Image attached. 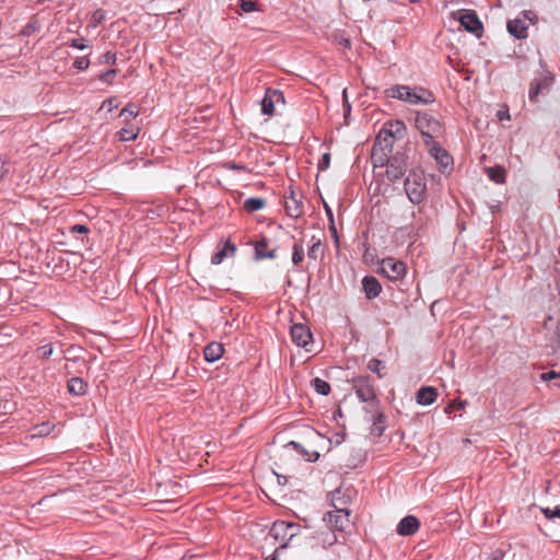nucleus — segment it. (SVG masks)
<instances>
[{"label":"nucleus","mask_w":560,"mask_h":560,"mask_svg":"<svg viewBox=\"0 0 560 560\" xmlns=\"http://www.w3.org/2000/svg\"><path fill=\"white\" fill-rule=\"evenodd\" d=\"M353 388L357 397L362 401L366 402V411L371 413V420L373 425L381 435L384 431V415L380 410V401L376 398L374 387L364 377H359L354 381Z\"/></svg>","instance_id":"1"},{"label":"nucleus","mask_w":560,"mask_h":560,"mask_svg":"<svg viewBox=\"0 0 560 560\" xmlns=\"http://www.w3.org/2000/svg\"><path fill=\"white\" fill-rule=\"evenodd\" d=\"M388 97L404 101L411 105H427L434 102L433 94L423 88L395 85L386 90Z\"/></svg>","instance_id":"2"},{"label":"nucleus","mask_w":560,"mask_h":560,"mask_svg":"<svg viewBox=\"0 0 560 560\" xmlns=\"http://www.w3.org/2000/svg\"><path fill=\"white\" fill-rule=\"evenodd\" d=\"M416 128L421 133L425 147L439 143L443 137L444 129L441 122L428 113H418L416 116Z\"/></svg>","instance_id":"3"},{"label":"nucleus","mask_w":560,"mask_h":560,"mask_svg":"<svg viewBox=\"0 0 560 560\" xmlns=\"http://www.w3.org/2000/svg\"><path fill=\"white\" fill-rule=\"evenodd\" d=\"M405 191L412 203L419 205L424 199L427 192L423 174L410 172L405 180Z\"/></svg>","instance_id":"4"},{"label":"nucleus","mask_w":560,"mask_h":560,"mask_svg":"<svg viewBox=\"0 0 560 560\" xmlns=\"http://www.w3.org/2000/svg\"><path fill=\"white\" fill-rule=\"evenodd\" d=\"M299 532V524L285 521H276L269 530V535L280 544L281 548H285Z\"/></svg>","instance_id":"5"},{"label":"nucleus","mask_w":560,"mask_h":560,"mask_svg":"<svg viewBox=\"0 0 560 560\" xmlns=\"http://www.w3.org/2000/svg\"><path fill=\"white\" fill-rule=\"evenodd\" d=\"M324 521L327 523L330 529L338 532H346L350 526V511H341L337 513L336 510L329 511L325 516Z\"/></svg>","instance_id":"6"},{"label":"nucleus","mask_w":560,"mask_h":560,"mask_svg":"<svg viewBox=\"0 0 560 560\" xmlns=\"http://www.w3.org/2000/svg\"><path fill=\"white\" fill-rule=\"evenodd\" d=\"M380 269L390 280H398L406 272V267L402 261L395 260L394 258H384L380 264Z\"/></svg>","instance_id":"7"},{"label":"nucleus","mask_w":560,"mask_h":560,"mask_svg":"<svg viewBox=\"0 0 560 560\" xmlns=\"http://www.w3.org/2000/svg\"><path fill=\"white\" fill-rule=\"evenodd\" d=\"M386 166V176L390 182L400 179L407 171V162L402 154L394 155Z\"/></svg>","instance_id":"8"},{"label":"nucleus","mask_w":560,"mask_h":560,"mask_svg":"<svg viewBox=\"0 0 560 560\" xmlns=\"http://www.w3.org/2000/svg\"><path fill=\"white\" fill-rule=\"evenodd\" d=\"M290 335L294 345L310 351L307 346L311 343L313 335L307 326L303 324H293L291 326Z\"/></svg>","instance_id":"9"},{"label":"nucleus","mask_w":560,"mask_h":560,"mask_svg":"<svg viewBox=\"0 0 560 560\" xmlns=\"http://www.w3.org/2000/svg\"><path fill=\"white\" fill-rule=\"evenodd\" d=\"M283 103V93L279 90L267 89L265 96L261 101V112L264 115L271 116L275 114V104Z\"/></svg>","instance_id":"10"},{"label":"nucleus","mask_w":560,"mask_h":560,"mask_svg":"<svg viewBox=\"0 0 560 560\" xmlns=\"http://www.w3.org/2000/svg\"><path fill=\"white\" fill-rule=\"evenodd\" d=\"M459 22L468 32L478 36L480 35L482 31V23L475 12L464 11L459 16Z\"/></svg>","instance_id":"11"},{"label":"nucleus","mask_w":560,"mask_h":560,"mask_svg":"<svg viewBox=\"0 0 560 560\" xmlns=\"http://www.w3.org/2000/svg\"><path fill=\"white\" fill-rule=\"evenodd\" d=\"M330 505L337 513L341 511H349L348 505L350 503V495L342 491L341 488H337L329 493Z\"/></svg>","instance_id":"12"},{"label":"nucleus","mask_w":560,"mask_h":560,"mask_svg":"<svg viewBox=\"0 0 560 560\" xmlns=\"http://www.w3.org/2000/svg\"><path fill=\"white\" fill-rule=\"evenodd\" d=\"M420 522L413 515H407L397 525V533L400 536H411L419 530Z\"/></svg>","instance_id":"13"},{"label":"nucleus","mask_w":560,"mask_h":560,"mask_svg":"<svg viewBox=\"0 0 560 560\" xmlns=\"http://www.w3.org/2000/svg\"><path fill=\"white\" fill-rule=\"evenodd\" d=\"M506 27L509 33L518 39L527 37L528 26L521 18H516L514 20L509 21Z\"/></svg>","instance_id":"14"},{"label":"nucleus","mask_w":560,"mask_h":560,"mask_svg":"<svg viewBox=\"0 0 560 560\" xmlns=\"http://www.w3.org/2000/svg\"><path fill=\"white\" fill-rule=\"evenodd\" d=\"M383 131L393 136L396 140L402 139L406 135V126L401 120H390L383 125Z\"/></svg>","instance_id":"15"},{"label":"nucleus","mask_w":560,"mask_h":560,"mask_svg":"<svg viewBox=\"0 0 560 560\" xmlns=\"http://www.w3.org/2000/svg\"><path fill=\"white\" fill-rule=\"evenodd\" d=\"M436 397H438L436 389L434 387L427 386V387H421L418 390L416 400L419 405L430 406L435 401Z\"/></svg>","instance_id":"16"},{"label":"nucleus","mask_w":560,"mask_h":560,"mask_svg":"<svg viewBox=\"0 0 560 560\" xmlns=\"http://www.w3.org/2000/svg\"><path fill=\"white\" fill-rule=\"evenodd\" d=\"M223 353H224L223 345L220 342H214V341L208 343L203 350L205 360L208 362H211V363L221 359Z\"/></svg>","instance_id":"17"},{"label":"nucleus","mask_w":560,"mask_h":560,"mask_svg":"<svg viewBox=\"0 0 560 560\" xmlns=\"http://www.w3.org/2000/svg\"><path fill=\"white\" fill-rule=\"evenodd\" d=\"M284 209L291 218H299L303 213V206L293 194L284 198Z\"/></svg>","instance_id":"18"},{"label":"nucleus","mask_w":560,"mask_h":560,"mask_svg":"<svg viewBox=\"0 0 560 560\" xmlns=\"http://www.w3.org/2000/svg\"><path fill=\"white\" fill-rule=\"evenodd\" d=\"M362 284L363 290L369 299L376 298L382 291L380 282L374 277H364Z\"/></svg>","instance_id":"19"},{"label":"nucleus","mask_w":560,"mask_h":560,"mask_svg":"<svg viewBox=\"0 0 560 560\" xmlns=\"http://www.w3.org/2000/svg\"><path fill=\"white\" fill-rule=\"evenodd\" d=\"M430 154L443 166L447 167L451 164V156L450 154L443 150L439 143L432 144L428 148Z\"/></svg>","instance_id":"20"},{"label":"nucleus","mask_w":560,"mask_h":560,"mask_svg":"<svg viewBox=\"0 0 560 560\" xmlns=\"http://www.w3.org/2000/svg\"><path fill=\"white\" fill-rule=\"evenodd\" d=\"M551 84V79L544 77L532 81L529 86V100L536 101L540 91L547 89Z\"/></svg>","instance_id":"21"},{"label":"nucleus","mask_w":560,"mask_h":560,"mask_svg":"<svg viewBox=\"0 0 560 560\" xmlns=\"http://www.w3.org/2000/svg\"><path fill=\"white\" fill-rule=\"evenodd\" d=\"M392 152H387L382 150V148H377L373 145L371 160L374 167H383L385 166L392 158H389Z\"/></svg>","instance_id":"22"},{"label":"nucleus","mask_w":560,"mask_h":560,"mask_svg":"<svg viewBox=\"0 0 560 560\" xmlns=\"http://www.w3.org/2000/svg\"><path fill=\"white\" fill-rule=\"evenodd\" d=\"M396 139L393 136H389V133H386V131L380 130L378 135L376 136L374 145L377 148H382V150H385L387 152H392Z\"/></svg>","instance_id":"23"},{"label":"nucleus","mask_w":560,"mask_h":560,"mask_svg":"<svg viewBox=\"0 0 560 560\" xmlns=\"http://www.w3.org/2000/svg\"><path fill=\"white\" fill-rule=\"evenodd\" d=\"M86 383L81 377H72L68 381V390L70 394L81 396L85 394Z\"/></svg>","instance_id":"24"},{"label":"nucleus","mask_w":560,"mask_h":560,"mask_svg":"<svg viewBox=\"0 0 560 560\" xmlns=\"http://www.w3.org/2000/svg\"><path fill=\"white\" fill-rule=\"evenodd\" d=\"M140 128L135 125H129L125 128H121L117 133L116 137L120 141H131L135 140L139 135Z\"/></svg>","instance_id":"25"},{"label":"nucleus","mask_w":560,"mask_h":560,"mask_svg":"<svg viewBox=\"0 0 560 560\" xmlns=\"http://www.w3.org/2000/svg\"><path fill=\"white\" fill-rule=\"evenodd\" d=\"M265 206H266V200L264 198L253 197V198H248L244 201L243 209L246 212L250 213V212H254V211L265 208Z\"/></svg>","instance_id":"26"},{"label":"nucleus","mask_w":560,"mask_h":560,"mask_svg":"<svg viewBox=\"0 0 560 560\" xmlns=\"http://www.w3.org/2000/svg\"><path fill=\"white\" fill-rule=\"evenodd\" d=\"M236 248L237 247H222L211 257V264L220 265L225 258L234 257Z\"/></svg>","instance_id":"27"},{"label":"nucleus","mask_w":560,"mask_h":560,"mask_svg":"<svg viewBox=\"0 0 560 560\" xmlns=\"http://www.w3.org/2000/svg\"><path fill=\"white\" fill-rule=\"evenodd\" d=\"M487 173L490 179L498 184H503L505 182V170L501 166L489 167Z\"/></svg>","instance_id":"28"},{"label":"nucleus","mask_w":560,"mask_h":560,"mask_svg":"<svg viewBox=\"0 0 560 560\" xmlns=\"http://www.w3.org/2000/svg\"><path fill=\"white\" fill-rule=\"evenodd\" d=\"M312 387L314 388V390L320 395H328L329 392H330V385L328 382H326L325 380H322L319 377H315L313 381H312Z\"/></svg>","instance_id":"29"},{"label":"nucleus","mask_w":560,"mask_h":560,"mask_svg":"<svg viewBox=\"0 0 560 560\" xmlns=\"http://www.w3.org/2000/svg\"><path fill=\"white\" fill-rule=\"evenodd\" d=\"M52 430V425L48 422L37 424L33 428L31 438H42L48 435Z\"/></svg>","instance_id":"30"},{"label":"nucleus","mask_w":560,"mask_h":560,"mask_svg":"<svg viewBox=\"0 0 560 560\" xmlns=\"http://www.w3.org/2000/svg\"><path fill=\"white\" fill-rule=\"evenodd\" d=\"M138 115L139 110L133 104H128L119 113V117H122L126 121L136 118Z\"/></svg>","instance_id":"31"},{"label":"nucleus","mask_w":560,"mask_h":560,"mask_svg":"<svg viewBox=\"0 0 560 560\" xmlns=\"http://www.w3.org/2000/svg\"><path fill=\"white\" fill-rule=\"evenodd\" d=\"M106 18V12L103 9H97L93 12L91 20H90V26L91 27H97Z\"/></svg>","instance_id":"32"},{"label":"nucleus","mask_w":560,"mask_h":560,"mask_svg":"<svg viewBox=\"0 0 560 560\" xmlns=\"http://www.w3.org/2000/svg\"><path fill=\"white\" fill-rule=\"evenodd\" d=\"M273 257H275V250H268V247H255V258L256 259L273 258Z\"/></svg>","instance_id":"33"},{"label":"nucleus","mask_w":560,"mask_h":560,"mask_svg":"<svg viewBox=\"0 0 560 560\" xmlns=\"http://www.w3.org/2000/svg\"><path fill=\"white\" fill-rule=\"evenodd\" d=\"M368 368L370 371H372L373 373H376L380 377H382V373H381V370L384 369V364L381 360L378 359H372L369 361V364H368Z\"/></svg>","instance_id":"34"},{"label":"nucleus","mask_w":560,"mask_h":560,"mask_svg":"<svg viewBox=\"0 0 560 560\" xmlns=\"http://www.w3.org/2000/svg\"><path fill=\"white\" fill-rule=\"evenodd\" d=\"M241 11L244 13L254 12L257 10L256 3L252 0H240L238 1Z\"/></svg>","instance_id":"35"},{"label":"nucleus","mask_w":560,"mask_h":560,"mask_svg":"<svg viewBox=\"0 0 560 560\" xmlns=\"http://www.w3.org/2000/svg\"><path fill=\"white\" fill-rule=\"evenodd\" d=\"M322 542L324 546H331L337 541V536L332 533V529L322 533Z\"/></svg>","instance_id":"36"},{"label":"nucleus","mask_w":560,"mask_h":560,"mask_svg":"<svg viewBox=\"0 0 560 560\" xmlns=\"http://www.w3.org/2000/svg\"><path fill=\"white\" fill-rule=\"evenodd\" d=\"M292 261L294 265H299L305 257L304 247H293Z\"/></svg>","instance_id":"37"},{"label":"nucleus","mask_w":560,"mask_h":560,"mask_svg":"<svg viewBox=\"0 0 560 560\" xmlns=\"http://www.w3.org/2000/svg\"><path fill=\"white\" fill-rule=\"evenodd\" d=\"M90 66V60L86 57H79L74 60L73 67L78 70H85Z\"/></svg>","instance_id":"38"},{"label":"nucleus","mask_w":560,"mask_h":560,"mask_svg":"<svg viewBox=\"0 0 560 560\" xmlns=\"http://www.w3.org/2000/svg\"><path fill=\"white\" fill-rule=\"evenodd\" d=\"M90 232V229L83 224H75L69 228V233L71 234H83L86 235Z\"/></svg>","instance_id":"39"},{"label":"nucleus","mask_w":560,"mask_h":560,"mask_svg":"<svg viewBox=\"0 0 560 560\" xmlns=\"http://www.w3.org/2000/svg\"><path fill=\"white\" fill-rule=\"evenodd\" d=\"M9 160L5 156H0V180L4 178V176L9 172Z\"/></svg>","instance_id":"40"},{"label":"nucleus","mask_w":560,"mask_h":560,"mask_svg":"<svg viewBox=\"0 0 560 560\" xmlns=\"http://www.w3.org/2000/svg\"><path fill=\"white\" fill-rule=\"evenodd\" d=\"M54 352V348L51 343L44 345L38 348V353L40 357L48 359Z\"/></svg>","instance_id":"41"},{"label":"nucleus","mask_w":560,"mask_h":560,"mask_svg":"<svg viewBox=\"0 0 560 560\" xmlns=\"http://www.w3.org/2000/svg\"><path fill=\"white\" fill-rule=\"evenodd\" d=\"M117 107H118L117 98L116 97H110V98L105 100L102 103L101 109L102 108H107L108 112H112L113 109H115Z\"/></svg>","instance_id":"42"},{"label":"nucleus","mask_w":560,"mask_h":560,"mask_svg":"<svg viewBox=\"0 0 560 560\" xmlns=\"http://www.w3.org/2000/svg\"><path fill=\"white\" fill-rule=\"evenodd\" d=\"M324 252L322 247H308L307 256L310 259L316 260L318 257H322Z\"/></svg>","instance_id":"43"},{"label":"nucleus","mask_w":560,"mask_h":560,"mask_svg":"<svg viewBox=\"0 0 560 560\" xmlns=\"http://www.w3.org/2000/svg\"><path fill=\"white\" fill-rule=\"evenodd\" d=\"M375 247H366L365 248V252L363 254V258L365 260V262L368 264H374V258H375Z\"/></svg>","instance_id":"44"},{"label":"nucleus","mask_w":560,"mask_h":560,"mask_svg":"<svg viewBox=\"0 0 560 560\" xmlns=\"http://www.w3.org/2000/svg\"><path fill=\"white\" fill-rule=\"evenodd\" d=\"M117 73V70L115 69H110L108 71H105L103 72L101 75H100V80L101 81H104V82H107V83H112L113 82V79L115 78Z\"/></svg>","instance_id":"45"},{"label":"nucleus","mask_w":560,"mask_h":560,"mask_svg":"<svg viewBox=\"0 0 560 560\" xmlns=\"http://www.w3.org/2000/svg\"><path fill=\"white\" fill-rule=\"evenodd\" d=\"M522 15H523V18H522V19L524 20V22H525V21H528V22H530L532 24H534V23H536V21H537V15H536V13H535L534 11H530V10L523 11V12H522Z\"/></svg>","instance_id":"46"},{"label":"nucleus","mask_w":560,"mask_h":560,"mask_svg":"<svg viewBox=\"0 0 560 560\" xmlns=\"http://www.w3.org/2000/svg\"><path fill=\"white\" fill-rule=\"evenodd\" d=\"M560 373H557L556 371H548L540 375V378L545 382H550L552 380L559 378Z\"/></svg>","instance_id":"47"},{"label":"nucleus","mask_w":560,"mask_h":560,"mask_svg":"<svg viewBox=\"0 0 560 560\" xmlns=\"http://www.w3.org/2000/svg\"><path fill=\"white\" fill-rule=\"evenodd\" d=\"M544 513L549 518L559 517L560 518V506H557L555 510L546 509Z\"/></svg>","instance_id":"48"},{"label":"nucleus","mask_w":560,"mask_h":560,"mask_svg":"<svg viewBox=\"0 0 560 560\" xmlns=\"http://www.w3.org/2000/svg\"><path fill=\"white\" fill-rule=\"evenodd\" d=\"M116 61V55L107 51L103 55V62L107 65H113Z\"/></svg>","instance_id":"49"},{"label":"nucleus","mask_w":560,"mask_h":560,"mask_svg":"<svg viewBox=\"0 0 560 560\" xmlns=\"http://www.w3.org/2000/svg\"><path fill=\"white\" fill-rule=\"evenodd\" d=\"M70 46L73 48H77V49H81V50H83L88 47V45H85L83 43V39H72L70 43Z\"/></svg>","instance_id":"50"},{"label":"nucleus","mask_w":560,"mask_h":560,"mask_svg":"<svg viewBox=\"0 0 560 560\" xmlns=\"http://www.w3.org/2000/svg\"><path fill=\"white\" fill-rule=\"evenodd\" d=\"M329 162H330V155H329L328 153H325V154L323 155L322 161H320V162H319V164H318V167H319L320 170H325V168H327V167H328Z\"/></svg>","instance_id":"51"},{"label":"nucleus","mask_w":560,"mask_h":560,"mask_svg":"<svg viewBox=\"0 0 560 560\" xmlns=\"http://www.w3.org/2000/svg\"><path fill=\"white\" fill-rule=\"evenodd\" d=\"M329 232H330V234H331V236H332V238H334V242H335L336 244H338V243H339V238H338V234H337L336 226H335V225H331V226L329 228Z\"/></svg>","instance_id":"52"},{"label":"nucleus","mask_w":560,"mask_h":560,"mask_svg":"<svg viewBox=\"0 0 560 560\" xmlns=\"http://www.w3.org/2000/svg\"><path fill=\"white\" fill-rule=\"evenodd\" d=\"M247 245H259V246H262V245H267V241L264 238L259 242H255V243H252V242H248Z\"/></svg>","instance_id":"53"},{"label":"nucleus","mask_w":560,"mask_h":560,"mask_svg":"<svg viewBox=\"0 0 560 560\" xmlns=\"http://www.w3.org/2000/svg\"><path fill=\"white\" fill-rule=\"evenodd\" d=\"M498 116H499L500 120H503L504 118H510L508 113H502V112H499Z\"/></svg>","instance_id":"54"},{"label":"nucleus","mask_w":560,"mask_h":560,"mask_svg":"<svg viewBox=\"0 0 560 560\" xmlns=\"http://www.w3.org/2000/svg\"><path fill=\"white\" fill-rule=\"evenodd\" d=\"M290 444L293 445L295 448H298L300 446V444L296 442H291Z\"/></svg>","instance_id":"55"},{"label":"nucleus","mask_w":560,"mask_h":560,"mask_svg":"<svg viewBox=\"0 0 560 560\" xmlns=\"http://www.w3.org/2000/svg\"><path fill=\"white\" fill-rule=\"evenodd\" d=\"M266 560H277L276 555L273 553L271 557L267 558Z\"/></svg>","instance_id":"56"},{"label":"nucleus","mask_w":560,"mask_h":560,"mask_svg":"<svg viewBox=\"0 0 560 560\" xmlns=\"http://www.w3.org/2000/svg\"><path fill=\"white\" fill-rule=\"evenodd\" d=\"M80 241H81L82 243H84V242H89V238L81 237V238H80Z\"/></svg>","instance_id":"57"},{"label":"nucleus","mask_w":560,"mask_h":560,"mask_svg":"<svg viewBox=\"0 0 560 560\" xmlns=\"http://www.w3.org/2000/svg\"><path fill=\"white\" fill-rule=\"evenodd\" d=\"M551 386L560 387V382L553 383Z\"/></svg>","instance_id":"58"},{"label":"nucleus","mask_w":560,"mask_h":560,"mask_svg":"<svg viewBox=\"0 0 560 560\" xmlns=\"http://www.w3.org/2000/svg\"><path fill=\"white\" fill-rule=\"evenodd\" d=\"M551 386L560 387V382L553 383Z\"/></svg>","instance_id":"59"},{"label":"nucleus","mask_w":560,"mask_h":560,"mask_svg":"<svg viewBox=\"0 0 560 560\" xmlns=\"http://www.w3.org/2000/svg\"><path fill=\"white\" fill-rule=\"evenodd\" d=\"M346 97H347V91L343 90V98H346Z\"/></svg>","instance_id":"60"},{"label":"nucleus","mask_w":560,"mask_h":560,"mask_svg":"<svg viewBox=\"0 0 560 560\" xmlns=\"http://www.w3.org/2000/svg\"><path fill=\"white\" fill-rule=\"evenodd\" d=\"M231 168H235V170H238L240 167L236 166V165H232Z\"/></svg>","instance_id":"61"},{"label":"nucleus","mask_w":560,"mask_h":560,"mask_svg":"<svg viewBox=\"0 0 560 560\" xmlns=\"http://www.w3.org/2000/svg\"><path fill=\"white\" fill-rule=\"evenodd\" d=\"M493 560H500L499 556H495V558Z\"/></svg>","instance_id":"62"}]
</instances>
